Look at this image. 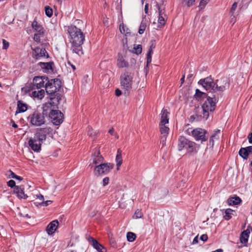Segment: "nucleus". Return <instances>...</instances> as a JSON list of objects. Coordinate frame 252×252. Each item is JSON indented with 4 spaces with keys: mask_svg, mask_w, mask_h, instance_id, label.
Returning a JSON list of instances; mask_svg holds the SVG:
<instances>
[{
    "mask_svg": "<svg viewBox=\"0 0 252 252\" xmlns=\"http://www.w3.org/2000/svg\"><path fill=\"white\" fill-rule=\"evenodd\" d=\"M153 54V51L152 50L149 49L148 54H147V57H152V54Z\"/></svg>",
    "mask_w": 252,
    "mask_h": 252,
    "instance_id": "nucleus-60",
    "label": "nucleus"
},
{
    "mask_svg": "<svg viewBox=\"0 0 252 252\" xmlns=\"http://www.w3.org/2000/svg\"><path fill=\"white\" fill-rule=\"evenodd\" d=\"M169 113L168 112L167 109H163L161 111V121L160 124H166L169 123L168 116Z\"/></svg>",
    "mask_w": 252,
    "mask_h": 252,
    "instance_id": "nucleus-24",
    "label": "nucleus"
},
{
    "mask_svg": "<svg viewBox=\"0 0 252 252\" xmlns=\"http://www.w3.org/2000/svg\"><path fill=\"white\" fill-rule=\"evenodd\" d=\"M27 119L30 124L34 126H40L46 122L43 114L37 110L30 114Z\"/></svg>",
    "mask_w": 252,
    "mask_h": 252,
    "instance_id": "nucleus-6",
    "label": "nucleus"
},
{
    "mask_svg": "<svg viewBox=\"0 0 252 252\" xmlns=\"http://www.w3.org/2000/svg\"><path fill=\"white\" fill-rule=\"evenodd\" d=\"M45 11L46 15L49 17H51L53 15V10L51 8H50L48 6H46L45 8Z\"/></svg>",
    "mask_w": 252,
    "mask_h": 252,
    "instance_id": "nucleus-39",
    "label": "nucleus"
},
{
    "mask_svg": "<svg viewBox=\"0 0 252 252\" xmlns=\"http://www.w3.org/2000/svg\"><path fill=\"white\" fill-rule=\"evenodd\" d=\"M120 81L124 94L126 95H128L132 89L133 83V77L130 75V73L126 71L122 74L120 76Z\"/></svg>",
    "mask_w": 252,
    "mask_h": 252,
    "instance_id": "nucleus-4",
    "label": "nucleus"
},
{
    "mask_svg": "<svg viewBox=\"0 0 252 252\" xmlns=\"http://www.w3.org/2000/svg\"><path fill=\"white\" fill-rule=\"evenodd\" d=\"M32 25V28L36 32V33L44 35L45 30L41 25L38 24L37 21L35 20L33 21Z\"/></svg>",
    "mask_w": 252,
    "mask_h": 252,
    "instance_id": "nucleus-22",
    "label": "nucleus"
},
{
    "mask_svg": "<svg viewBox=\"0 0 252 252\" xmlns=\"http://www.w3.org/2000/svg\"><path fill=\"white\" fill-rule=\"evenodd\" d=\"M67 31L70 37L72 52L80 56L82 55L84 53L82 45L85 40L84 34L81 29L73 25L68 27Z\"/></svg>",
    "mask_w": 252,
    "mask_h": 252,
    "instance_id": "nucleus-1",
    "label": "nucleus"
},
{
    "mask_svg": "<svg viewBox=\"0 0 252 252\" xmlns=\"http://www.w3.org/2000/svg\"><path fill=\"white\" fill-rule=\"evenodd\" d=\"M167 136H160V143L162 144V146L163 147L166 143Z\"/></svg>",
    "mask_w": 252,
    "mask_h": 252,
    "instance_id": "nucleus-44",
    "label": "nucleus"
},
{
    "mask_svg": "<svg viewBox=\"0 0 252 252\" xmlns=\"http://www.w3.org/2000/svg\"><path fill=\"white\" fill-rule=\"evenodd\" d=\"M134 51L133 52L137 55H139L141 53L142 51V47L141 45H137L133 48Z\"/></svg>",
    "mask_w": 252,
    "mask_h": 252,
    "instance_id": "nucleus-38",
    "label": "nucleus"
},
{
    "mask_svg": "<svg viewBox=\"0 0 252 252\" xmlns=\"http://www.w3.org/2000/svg\"><path fill=\"white\" fill-rule=\"evenodd\" d=\"M198 84L201 85L204 89L209 93L216 94L217 93L216 81L210 75L203 79H201L198 82Z\"/></svg>",
    "mask_w": 252,
    "mask_h": 252,
    "instance_id": "nucleus-5",
    "label": "nucleus"
},
{
    "mask_svg": "<svg viewBox=\"0 0 252 252\" xmlns=\"http://www.w3.org/2000/svg\"><path fill=\"white\" fill-rule=\"evenodd\" d=\"M110 244L112 246V247H113L115 248L116 247L115 241L114 240L112 239L110 240Z\"/></svg>",
    "mask_w": 252,
    "mask_h": 252,
    "instance_id": "nucleus-61",
    "label": "nucleus"
},
{
    "mask_svg": "<svg viewBox=\"0 0 252 252\" xmlns=\"http://www.w3.org/2000/svg\"><path fill=\"white\" fill-rule=\"evenodd\" d=\"M61 99L60 94H57L51 95L50 101L48 102L54 107L55 108H57L58 105L59 104L60 100Z\"/></svg>",
    "mask_w": 252,
    "mask_h": 252,
    "instance_id": "nucleus-23",
    "label": "nucleus"
},
{
    "mask_svg": "<svg viewBox=\"0 0 252 252\" xmlns=\"http://www.w3.org/2000/svg\"><path fill=\"white\" fill-rule=\"evenodd\" d=\"M48 77L45 76H35L32 80V83L34 87L37 89H40L45 87V83L47 82Z\"/></svg>",
    "mask_w": 252,
    "mask_h": 252,
    "instance_id": "nucleus-14",
    "label": "nucleus"
},
{
    "mask_svg": "<svg viewBox=\"0 0 252 252\" xmlns=\"http://www.w3.org/2000/svg\"><path fill=\"white\" fill-rule=\"evenodd\" d=\"M37 198H38L40 200L42 201H44V196L41 194H39L37 195Z\"/></svg>",
    "mask_w": 252,
    "mask_h": 252,
    "instance_id": "nucleus-62",
    "label": "nucleus"
},
{
    "mask_svg": "<svg viewBox=\"0 0 252 252\" xmlns=\"http://www.w3.org/2000/svg\"><path fill=\"white\" fill-rule=\"evenodd\" d=\"M250 229L252 230V227L249 225L246 230H244L240 235V240L241 243L244 244L245 246H247V243L248 242V238L249 237V234L250 233Z\"/></svg>",
    "mask_w": 252,
    "mask_h": 252,
    "instance_id": "nucleus-18",
    "label": "nucleus"
},
{
    "mask_svg": "<svg viewBox=\"0 0 252 252\" xmlns=\"http://www.w3.org/2000/svg\"><path fill=\"white\" fill-rule=\"evenodd\" d=\"M200 239L203 241H206L208 240V236L207 234H203L200 236Z\"/></svg>",
    "mask_w": 252,
    "mask_h": 252,
    "instance_id": "nucleus-50",
    "label": "nucleus"
},
{
    "mask_svg": "<svg viewBox=\"0 0 252 252\" xmlns=\"http://www.w3.org/2000/svg\"><path fill=\"white\" fill-rule=\"evenodd\" d=\"M44 95L45 91L43 89H41L40 90L37 91H34L32 93V96L38 99H41L44 97Z\"/></svg>",
    "mask_w": 252,
    "mask_h": 252,
    "instance_id": "nucleus-29",
    "label": "nucleus"
},
{
    "mask_svg": "<svg viewBox=\"0 0 252 252\" xmlns=\"http://www.w3.org/2000/svg\"><path fill=\"white\" fill-rule=\"evenodd\" d=\"M24 189V188L21 186H15L14 188V192L17 194L18 198L26 199L28 195L25 194Z\"/></svg>",
    "mask_w": 252,
    "mask_h": 252,
    "instance_id": "nucleus-21",
    "label": "nucleus"
},
{
    "mask_svg": "<svg viewBox=\"0 0 252 252\" xmlns=\"http://www.w3.org/2000/svg\"><path fill=\"white\" fill-rule=\"evenodd\" d=\"M114 164L111 163H101L94 168V174L96 175H105L109 173L114 167Z\"/></svg>",
    "mask_w": 252,
    "mask_h": 252,
    "instance_id": "nucleus-10",
    "label": "nucleus"
},
{
    "mask_svg": "<svg viewBox=\"0 0 252 252\" xmlns=\"http://www.w3.org/2000/svg\"><path fill=\"white\" fill-rule=\"evenodd\" d=\"M49 118L51 120L52 123L56 126L60 125L63 121V114L59 110L53 111Z\"/></svg>",
    "mask_w": 252,
    "mask_h": 252,
    "instance_id": "nucleus-12",
    "label": "nucleus"
},
{
    "mask_svg": "<svg viewBox=\"0 0 252 252\" xmlns=\"http://www.w3.org/2000/svg\"><path fill=\"white\" fill-rule=\"evenodd\" d=\"M62 86V82L59 79H51L47 80L45 83V88L46 93L50 95H53L58 92Z\"/></svg>",
    "mask_w": 252,
    "mask_h": 252,
    "instance_id": "nucleus-7",
    "label": "nucleus"
},
{
    "mask_svg": "<svg viewBox=\"0 0 252 252\" xmlns=\"http://www.w3.org/2000/svg\"><path fill=\"white\" fill-rule=\"evenodd\" d=\"M195 143L189 140L184 136H180L178 139V149L179 151L185 149L188 153H192L195 149Z\"/></svg>",
    "mask_w": 252,
    "mask_h": 252,
    "instance_id": "nucleus-8",
    "label": "nucleus"
},
{
    "mask_svg": "<svg viewBox=\"0 0 252 252\" xmlns=\"http://www.w3.org/2000/svg\"><path fill=\"white\" fill-rule=\"evenodd\" d=\"M93 163L94 164H100L102 163L104 160L103 157L100 155L99 150L95 148L92 156Z\"/></svg>",
    "mask_w": 252,
    "mask_h": 252,
    "instance_id": "nucleus-15",
    "label": "nucleus"
},
{
    "mask_svg": "<svg viewBox=\"0 0 252 252\" xmlns=\"http://www.w3.org/2000/svg\"><path fill=\"white\" fill-rule=\"evenodd\" d=\"M126 238L128 241L132 242L135 240L136 235L132 232H129L127 233Z\"/></svg>",
    "mask_w": 252,
    "mask_h": 252,
    "instance_id": "nucleus-37",
    "label": "nucleus"
},
{
    "mask_svg": "<svg viewBox=\"0 0 252 252\" xmlns=\"http://www.w3.org/2000/svg\"><path fill=\"white\" fill-rule=\"evenodd\" d=\"M32 50V57L36 60H40L42 57L48 58V54L44 48L36 47Z\"/></svg>",
    "mask_w": 252,
    "mask_h": 252,
    "instance_id": "nucleus-13",
    "label": "nucleus"
},
{
    "mask_svg": "<svg viewBox=\"0 0 252 252\" xmlns=\"http://www.w3.org/2000/svg\"><path fill=\"white\" fill-rule=\"evenodd\" d=\"M116 162L117 165V169L119 170V167L121 165L123 162L122 151L120 149H118L117 150V154L116 157Z\"/></svg>",
    "mask_w": 252,
    "mask_h": 252,
    "instance_id": "nucleus-28",
    "label": "nucleus"
},
{
    "mask_svg": "<svg viewBox=\"0 0 252 252\" xmlns=\"http://www.w3.org/2000/svg\"><path fill=\"white\" fill-rule=\"evenodd\" d=\"M59 225L58 220H54L51 221L46 227V231L49 235H52L57 229Z\"/></svg>",
    "mask_w": 252,
    "mask_h": 252,
    "instance_id": "nucleus-20",
    "label": "nucleus"
},
{
    "mask_svg": "<svg viewBox=\"0 0 252 252\" xmlns=\"http://www.w3.org/2000/svg\"><path fill=\"white\" fill-rule=\"evenodd\" d=\"M109 179L108 177H105L103 179V186H105L107 185L109 183Z\"/></svg>",
    "mask_w": 252,
    "mask_h": 252,
    "instance_id": "nucleus-49",
    "label": "nucleus"
},
{
    "mask_svg": "<svg viewBox=\"0 0 252 252\" xmlns=\"http://www.w3.org/2000/svg\"><path fill=\"white\" fill-rule=\"evenodd\" d=\"M52 132L53 129L49 126L37 128L34 136L29 141V146L35 152L39 151L42 143L46 140L47 136L52 134Z\"/></svg>",
    "mask_w": 252,
    "mask_h": 252,
    "instance_id": "nucleus-2",
    "label": "nucleus"
},
{
    "mask_svg": "<svg viewBox=\"0 0 252 252\" xmlns=\"http://www.w3.org/2000/svg\"><path fill=\"white\" fill-rule=\"evenodd\" d=\"M44 36L43 35L35 33L34 34V36H33V40L37 43H40V36Z\"/></svg>",
    "mask_w": 252,
    "mask_h": 252,
    "instance_id": "nucleus-41",
    "label": "nucleus"
},
{
    "mask_svg": "<svg viewBox=\"0 0 252 252\" xmlns=\"http://www.w3.org/2000/svg\"><path fill=\"white\" fill-rule=\"evenodd\" d=\"M27 105L24 103L22 100H18L17 101V109L16 114L18 113H23L27 111Z\"/></svg>",
    "mask_w": 252,
    "mask_h": 252,
    "instance_id": "nucleus-26",
    "label": "nucleus"
},
{
    "mask_svg": "<svg viewBox=\"0 0 252 252\" xmlns=\"http://www.w3.org/2000/svg\"><path fill=\"white\" fill-rule=\"evenodd\" d=\"M53 63L49 62V63H43V62H39L38 63L37 65L39 66L43 70L44 72L45 73H49L50 72H52L53 71V69L52 67Z\"/></svg>",
    "mask_w": 252,
    "mask_h": 252,
    "instance_id": "nucleus-19",
    "label": "nucleus"
},
{
    "mask_svg": "<svg viewBox=\"0 0 252 252\" xmlns=\"http://www.w3.org/2000/svg\"><path fill=\"white\" fill-rule=\"evenodd\" d=\"M237 3L236 2H234L232 5V7H231V11L232 12H233V11H234L235 10V9H236L237 8Z\"/></svg>",
    "mask_w": 252,
    "mask_h": 252,
    "instance_id": "nucleus-51",
    "label": "nucleus"
},
{
    "mask_svg": "<svg viewBox=\"0 0 252 252\" xmlns=\"http://www.w3.org/2000/svg\"><path fill=\"white\" fill-rule=\"evenodd\" d=\"M129 65L128 62L126 61L121 54H118L117 66L120 68L127 67Z\"/></svg>",
    "mask_w": 252,
    "mask_h": 252,
    "instance_id": "nucleus-25",
    "label": "nucleus"
},
{
    "mask_svg": "<svg viewBox=\"0 0 252 252\" xmlns=\"http://www.w3.org/2000/svg\"><path fill=\"white\" fill-rule=\"evenodd\" d=\"M207 2H206V1H204V0H201V1L200 2V6H204V5H205L206 4Z\"/></svg>",
    "mask_w": 252,
    "mask_h": 252,
    "instance_id": "nucleus-63",
    "label": "nucleus"
},
{
    "mask_svg": "<svg viewBox=\"0 0 252 252\" xmlns=\"http://www.w3.org/2000/svg\"><path fill=\"white\" fill-rule=\"evenodd\" d=\"M51 202H52L51 201L47 200V201H42L41 203H39V204L40 205H41L43 206H47L49 204H50Z\"/></svg>",
    "mask_w": 252,
    "mask_h": 252,
    "instance_id": "nucleus-48",
    "label": "nucleus"
},
{
    "mask_svg": "<svg viewBox=\"0 0 252 252\" xmlns=\"http://www.w3.org/2000/svg\"><path fill=\"white\" fill-rule=\"evenodd\" d=\"M239 155L244 159H247L249 157V153L246 148H241L239 151Z\"/></svg>",
    "mask_w": 252,
    "mask_h": 252,
    "instance_id": "nucleus-33",
    "label": "nucleus"
},
{
    "mask_svg": "<svg viewBox=\"0 0 252 252\" xmlns=\"http://www.w3.org/2000/svg\"><path fill=\"white\" fill-rule=\"evenodd\" d=\"M221 97V94H216L212 97L208 96L202 105L203 117L207 120L209 116V112H213L216 107V104L219 101V97Z\"/></svg>",
    "mask_w": 252,
    "mask_h": 252,
    "instance_id": "nucleus-3",
    "label": "nucleus"
},
{
    "mask_svg": "<svg viewBox=\"0 0 252 252\" xmlns=\"http://www.w3.org/2000/svg\"><path fill=\"white\" fill-rule=\"evenodd\" d=\"M143 214L141 211L139 209H137L135 212L134 215L133 217L135 219H139L141 218Z\"/></svg>",
    "mask_w": 252,
    "mask_h": 252,
    "instance_id": "nucleus-40",
    "label": "nucleus"
},
{
    "mask_svg": "<svg viewBox=\"0 0 252 252\" xmlns=\"http://www.w3.org/2000/svg\"><path fill=\"white\" fill-rule=\"evenodd\" d=\"M158 9L159 15H164V14H165L163 10H162L159 6H158Z\"/></svg>",
    "mask_w": 252,
    "mask_h": 252,
    "instance_id": "nucleus-54",
    "label": "nucleus"
},
{
    "mask_svg": "<svg viewBox=\"0 0 252 252\" xmlns=\"http://www.w3.org/2000/svg\"><path fill=\"white\" fill-rule=\"evenodd\" d=\"M165 124H161L159 125V129L160 132L161 134V136H167L169 133V128L168 127L165 126Z\"/></svg>",
    "mask_w": 252,
    "mask_h": 252,
    "instance_id": "nucleus-32",
    "label": "nucleus"
},
{
    "mask_svg": "<svg viewBox=\"0 0 252 252\" xmlns=\"http://www.w3.org/2000/svg\"><path fill=\"white\" fill-rule=\"evenodd\" d=\"M88 241L94 248L98 252H106V249L98 241L92 237L88 238Z\"/></svg>",
    "mask_w": 252,
    "mask_h": 252,
    "instance_id": "nucleus-16",
    "label": "nucleus"
},
{
    "mask_svg": "<svg viewBox=\"0 0 252 252\" xmlns=\"http://www.w3.org/2000/svg\"><path fill=\"white\" fill-rule=\"evenodd\" d=\"M198 242V236H196L193 240L192 244H197Z\"/></svg>",
    "mask_w": 252,
    "mask_h": 252,
    "instance_id": "nucleus-58",
    "label": "nucleus"
},
{
    "mask_svg": "<svg viewBox=\"0 0 252 252\" xmlns=\"http://www.w3.org/2000/svg\"><path fill=\"white\" fill-rule=\"evenodd\" d=\"M217 87V93L221 94L222 96V93L230 86V80L229 78L223 76L216 80Z\"/></svg>",
    "mask_w": 252,
    "mask_h": 252,
    "instance_id": "nucleus-9",
    "label": "nucleus"
},
{
    "mask_svg": "<svg viewBox=\"0 0 252 252\" xmlns=\"http://www.w3.org/2000/svg\"><path fill=\"white\" fill-rule=\"evenodd\" d=\"M7 186L10 188L15 187V182L14 180H11L7 183Z\"/></svg>",
    "mask_w": 252,
    "mask_h": 252,
    "instance_id": "nucleus-43",
    "label": "nucleus"
},
{
    "mask_svg": "<svg viewBox=\"0 0 252 252\" xmlns=\"http://www.w3.org/2000/svg\"><path fill=\"white\" fill-rule=\"evenodd\" d=\"M122 94V92L119 89H117L115 91V95L117 96H120Z\"/></svg>",
    "mask_w": 252,
    "mask_h": 252,
    "instance_id": "nucleus-53",
    "label": "nucleus"
},
{
    "mask_svg": "<svg viewBox=\"0 0 252 252\" xmlns=\"http://www.w3.org/2000/svg\"><path fill=\"white\" fill-rule=\"evenodd\" d=\"M150 44L151 45L149 49L153 50L156 48V43L155 40H152Z\"/></svg>",
    "mask_w": 252,
    "mask_h": 252,
    "instance_id": "nucleus-46",
    "label": "nucleus"
},
{
    "mask_svg": "<svg viewBox=\"0 0 252 252\" xmlns=\"http://www.w3.org/2000/svg\"><path fill=\"white\" fill-rule=\"evenodd\" d=\"M148 7H149V4L148 3H146L145 5V7H144V11H145V13L146 14H148Z\"/></svg>",
    "mask_w": 252,
    "mask_h": 252,
    "instance_id": "nucleus-56",
    "label": "nucleus"
},
{
    "mask_svg": "<svg viewBox=\"0 0 252 252\" xmlns=\"http://www.w3.org/2000/svg\"><path fill=\"white\" fill-rule=\"evenodd\" d=\"M55 108L53 107V106L49 102H47L44 104L42 106V112H41L43 114V116L45 117L49 116L50 114L52 113L53 111H54L56 109H54Z\"/></svg>",
    "mask_w": 252,
    "mask_h": 252,
    "instance_id": "nucleus-17",
    "label": "nucleus"
},
{
    "mask_svg": "<svg viewBox=\"0 0 252 252\" xmlns=\"http://www.w3.org/2000/svg\"><path fill=\"white\" fill-rule=\"evenodd\" d=\"M246 149L248 152L249 154H252V146H249L246 147Z\"/></svg>",
    "mask_w": 252,
    "mask_h": 252,
    "instance_id": "nucleus-55",
    "label": "nucleus"
},
{
    "mask_svg": "<svg viewBox=\"0 0 252 252\" xmlns=\"http://www.w3.org/2000/svg\"><path fill=\"white\" fill-rule=\"evenodd\" d=\"M9 172L10 173V174L9 175V176L12 178H14V176H16V174L13 172L11 170H9Z\"/></svg>",
    "mask_w": 252,
    "mask_h": 252,
    "instance_id": "nucleus-57",
    "label": "nucleus"
},
{
    "mask_svg": "<svg viewBox=\"0 0 252 252\" xmlns=\"http://www.w3.org/2000/svg\"><path fill=\"white\" fill-rule=\"evenodd\" d=\"M120 31L122 33L125 34L126 35L130 33L128 28H127L123 23L120 25Z\"/></svg>",
    "mask_w": 252,
    "mask_h": 252,
    "instance_id": "nucleus-35",
    "label": "nucleus"
},
{
    "mask_svg": "<svg viewBox=\"0 0 252 252\" xmlns=\"http://www.w3.org/2000/svg\"><path fill=\"white\" fill-rule=\"evenodd\" d=\"M248 139L249 140V142L250 144H252V132L249 133L248 136Z\"/></svg>",
    "mask_w": 252,
    "mask_h": 252,
    "instance_id": "nucleus-52",
    "label": "nucleus"
},
{
    "mask_svg": "<svg viewBox=\"0 0 252 252\" xmlns=\"http://www.w3.org/2000/svg\"><path fill=\"white\" fill-rule=\"evenodd\" d=\"M235 213L233 210L228 208L225 210L224 215H223V218L227 220L231 219L232 216H234V213Z\"/></svg>",
    "mask_w": 252,
    "mask_h": 252,
    "instance_id": "nucleus-31",
    "label": "nucleus"
},
{
    "mask_svg": "<svg viewBox=\"0 0 252 252\" xmlns=\"http://www.w3.org/2000/svg\"><path fill=\"white\" fill-rule=\"evenodd\" d=\"M11 123L12 124V127L14 128H17L18 127V125L15 124V122L13 120H11Z\"/></svg>",
    "mask_w": 252,
    "mask_h": 252,
    "instance_id": "nucleus-59",
    "label": "nucleus"
},
{
    "mask_svg": "<svg viewBox=\"0 0 252 252\" xmlns=\"http://www.w3.org/2000/svg\"><path fill=\"white\" fill-rule=\"evenodd\" d=\"M215 136V135H213L209 139V142L210 143H212V145H214V137Z\"/></svg>",
    "mask_w": 252,
    "mask_h": 252,
    "instance_id": "nucleus-64",
    "label": "nucleus"
},
{
    "mask_svg": "<svg viewBox=\"0 0 252 252\" xmlns=\"http://www.w3.org/2000/svg\"><path fill=\"white\" fill-rule=\"evenodd\" d=\"M241 201V199L238 196L230 197L227 199V203L230 206L239 204Z\"/></svg>",
    "mask_w": 252,
    "mask_h": 252,
    "instance_id": "nucleus-30",
    "label": "nucleus"
},
{
    "mask_svg": "<svg viewBox=\"0 0 252 252\" xmlns=\"http://www.w3.org/2000/svg\"><path fill=\"white\" fill-rule=\"evenodd\" d=\"M188 6L189 7L192 5L195 2V0H185Z\"/></svg>",
    "mask_w": 252,
    "mask_h": 252,
    "instance_id": "nucleus-47",
    "label": "nucleus"
},
{
    "mask_svg": "<svg viewBox=\"0 0 252 252\" xmlns=\"http://www.w3.org/2000/svg\"><path fill=\"white\" fill-rule=\"evenodd\" d=\"M208 96V94L206 93L201 92L198 89L195 90L194 98H195L197 100H200L202 98H207Z\"/></svg>",
    "mask_w": 252,
    "mask_h": 252,
    "instance_id": "nucleus-27",
    "label": "nucleus"
},
{
    "mask_svg": "<svg viewBox=\"0 0 252 252\" xmlns=\"http://www.w3.org/2000/svg\"><path fill=\"white\" fill-rule=\"evenodd\" d=\"M207 132L201 128H196L191 131V135L196 141H201L202 143L207 140Z\"/></svg>",
    "mask_w": 252,
    "mask_h": 252,
    "instance_id": "nucleus-11",
    "label": "nucleus"
},
{
    "mask_svg": "<svg viewBox=\"0 0 252 252\" xmlns=\"http://www.w3.org/2000/svg\"><path fill=\"white\" fill-rule=\"evenodd\" d=\"M2 44H3V47L2 48L3 49H6L9 47V43L7 42L6 40L3 39L2 40Z\"/></svg>",
    "mask_w": 252,
    "mask_h": 252,
    "instance_id": "nucleus-45",
    "label": "nucleus"
},
{
    "mask_svg": "<svg viewBox=\"0 0 252 252\" xmlns=\"http://www.w3.org/2000/svg\"><path fill=\"white\" fill-rule=\"evenodd\" d=\"M147 27L146 23L143 20L141 21V23L140 24L139 29L138 31V33L140 34H142L144 33V31H145V29Z\"/></svg>",
    "mask_w": 252,
    "mask_h": 252,
    "instance_id": "nucleus-36",
    "label": "nucleus"
},
{
    "mask_svg": "<svg viewBox=\"0 0 252 252\" xmlns=\"http://www.w3.org/2000/svg\"><path fill=\"white\" fill-rule=\"evenodd\" d=\"M88 134L89 136L93 137V139L95 138V133L93 132V129L91 128H89Z\"/></svg>",
    "mask_w": 252,
    "mask_h": 252,
    "instance_id": "nucleus-42",
    "label": "nucleus"
},
{
    "mask_svg": "<svg viewBox=\"0 0 252 252\" xmlns=\"http://www.w3.org/2000/svg\"><path fill=\"white\" fill-rule=\"evenodd\" d=\"M167 16L166 14H164V15H158V27L161 28L163 25L165 24V21L166 20Z\"/></svg>",
    "mask_w": 252,
    "mask_h": 252,
    "instance_id": "nucleus-34",
    "label": "nucleus"
}]
</instances>
